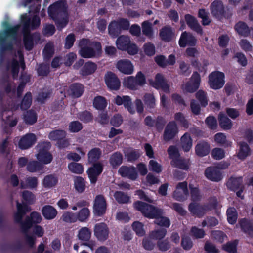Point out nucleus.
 I'll list each match as a JSON object with an SVG mask.
<instances>
[{
  "label": "nucleus",
  "mask_w": 253,
  "mask_h": 253,
  "mask_svg": "<svg viewBox=\"0 0 253 253\" xmlns=\"http://www.w3.org/2000/svg\"><path fill=\"white\" fill-rule=\"evenodd\" d=\"M48 14L59 31L65 28L69 22L67 7L63 1L58 0L51 4L48 8Z\"/></svg>",
  "instance_id": "1"
},
{
  "label": "nucleus",
  "mask_w": 253,
  "mask_h": 253,
  "mask_svg": "<svg viewBox=\"0 0 253 253\" xmlns=\"http://www.w3.org/2000/svg\"><path fill=\"white\" fill-rule=\"evenodd\" d=\"M218 202L216 198L208 203L201 205L199 203L191 202L188 205V210L193 216L198 218L202 217L208 211L216 209Z\"/></svg>",
  "instance_id": "2"
},
{
  "label": "nucleus",
  "mask_w": 253,
  "mask_h": 253,
  "mask_svg": "<svg viewBox=\"0 0 253 253\" xmlns=\"http://www.w3.org/2000/svg\"><path fill=\"white\" fill-rule=\"evenodd\" d=\"M134 208L140 211L142 215L149 219H156L163 215V211L153 205L140 201H137L133 204Z\"/></svg>",
  "instance_id": "3"
},
{
  "label": "nucleus",
  "mask_w": 253,
  "mask_h": 253,
  "mask_svg": "<svg viewBox=\"0 0 253 253\" xmlns=\"http://www.w3.org/2000/svg\"><path fill=\"white\" fill-rule=\"evenodd\" d=\"M210 8L212 15L220 20L223 18L230 19L233 15L232 9L228 7L225 8L222 2L219 0H215L212 2Z\"/></svg>",
  "instance_id": "4"
},
{
  "label": "nucleus",
  "mask_w": 253,
  "mask_h": 253,
  "mask_svg": "<svg viewBox=\"0 0 253 253\" xmlns=\"http://www.w3.org/2000/svg\"><path fill=\"white\" fill-rule=\"evenodd\" d=\"M92 45L94 48L84 46L81 47L79 51L80 56L84 58H92L99 57L102 53V46L98 42H93Z\"/></svg>",
  "instance_id": "5"
},
{
  "label": "nucleus",
  "mask_w": 253,
  "mask_h": 253,
  "mask_svg": "<svg viewBox=\"0 0 253 253\" xmlns=\"http://www.w3.org/2000/svg\"><path fill=\"white\" fill-rule=\"evenodd\" d=\"M51 146L49 142H45L39 145V150L36 157L43 165L49 164L53 160L52 155L49 152Z\"/></svg>",
  "instance_id": "6"
},
{
  "label": "nucleus",
  "mask_w": 253,
  "mask_h": 253,
  "mask_svg": "<svg viewBox=\"0 0 253 253\" xmlns=\"http://www.w3.org/2000/svg\"><path fill=\"white\" fill-rule=\"evenodd\" d=\"M208 83L210 88L217 90L221 88L225 84V75L220 71L212 72L209 75Z\"/></svg>",
  "instance_id": "7"
},
{
  "label": "nucleus",
  "mask_w": 253,
  "mask_h": 253,
  "mask_svg": "<svg viewBox=\"0 0 253 253\" xmlns=\"http://www.w3.org/2000/svg\"><path fill=\"white\" fill-rule=\"evenodd\" d=\"M91 232L90 230L86 227L81 228L78 234L79 239L82 241L81 243L82 246H85L89 247L93 251L95 246V242L91 240Z\"/></svg>",
  "instance_id": "8"
},
{
  "label": "nucleus",
  "mask_w": 253,
  "mask_h": 253,
  "mask_svg": "<svg viewBox=\"0 0 253 253\" xmlns=\"http://www.w3.org/2000/svg\"><path fill=\"white\" fill-rule=\"evenodd\" d=\"M107 209V203L104 196L100 194L97 195L94 201L93 211L95 215L102 216L105 213Z\"/></svg>",
  "instance_id": "9"
},
{
  "label": "nucleus",
  "mask_w": 253,
  "mask_h": 253,
  "mask_svg": "<svg viewBox=\"0 0 253 253\" xmlns=\"http://www.w3.org/2000/svg\"><path fill=\"white\" fill-rule=\"evenodd\" d=\"M92 166L86 171V173L91 184H95L98 179V177L103 170V165L101 162L91 164Z\"/></svg>",
  "instance_id": "10"
},
{
  "label": "nucleus",
  "mask_w": 253,
  "mask_h": 253,
  "mask_svg": "<svg viewBox=\"0 0 253 253\" xmlns=\"http://www.w3.org/2000/svg\"><path fill=\"white\" fill-rule=\"evenodd\" d=\"M104 81L107 87L110 90L117 91L120 89L121 82L114 73L111 71L107 72L105 75Z\"/></svg>",
  "instance_id": "11"
},
{
  "label": "nucleus",
  "mask_w": 253,
  "mask_h": 253,
  "mask_svg": "<svg viewBox=\"0 0 253 253\" xmlns=\"http://www.w3.org/2000/svg\"><path fill=\"white\" fill-rule=\"evenodd\" d=\"M144 124L150 127H155L156 130L161 132L166 124V120L162 116H158L155 119L150 116H147L144 119Z\"/></svg>",
  "instance_id": "12"
},
{
  "label": "nucleus",
  "mask_w": 253,
  "mask_h": 253,
  "mask_svg": "<svg viewBox=\"0 0 253 253\" xmlns=\"http://www.w3.org/2000/svg\"><path fill=\"white\" fill-rule=\"evenodd\" d=\"M109 234V229L104 222L96 223L94 227V234L97 240L101 242L106 241Z\"/></svg>",
  "instance_id": "13"
},
{
  "label": "nucleus",
  "mask_w": 253,
  "mask_h": 253,
  "mask_svg": "<svg viewBox=\"0 0 253 253\" xmlns=\"http://www.w3.org/2000/svg\"><path fill=\"white\" fill-rule=\"evenodd\" d=\"M200 83V75L197 71H195L193 73L190 80L185 84L184 90L187 92L193 93L199 88Z\"/></svg>",
  "instance_id": "14"
},
{
  "label": "nucleus",
  "mask_w": 253,
  "mask_h": 253,
  "mask_svg": "<svg viewBox=\"0 0 253 253\" xmlns=\"http://www.w3.org/2000/svg\"><path fill=\"white\" fill-rule=\"evenodd\" d=\"M149 84L156 89H162L167 93L169 91V86L165 80L162 74L157 73L155 77V80H148Z\"/></svg>",
  "instance_id": "15"
},
{
  "label": "nucleus",
  "mask_w": 253,
  "mask_h": 253,
  "mask_svg": "<svg viewBox=\"0 0 253 253\" xmlns=\"http://www.w3.org/2000/svg\"><path fill=\"white\" fill-rule=\"evenodd\" d=\"M118 172L122 177H126L132 181L136 180L138 176L136 169L133 166H122L119 169Z\"/></svg>",
  "instance_id": "16"
},
{
  "label": "nucleus",
  "mask_w": 253,
  "mask_h": 253,
  "mask_svg": "<svg viewBox=\"0 0 253 253\" xmlns=\"http://www.w3.org/2000/svg\"><path fill=\"white\" fill-rule=\"evenodd\" d=\"M238 224L242 232L248 237L253 238V219L246 217L241 218Z\"/></svg>",
  "instance_id": "17"
},
{
  "label": "nucleus",
  "mask_w": 253,
  "mask_h": 253,
  "mask_svg": "<svg viewBox=\"0 0 253 253\" xmlns=\"http://www.w3.org/2000/svg\"><path fill=\"white\" fill-rule=\"evenodd\" d=\"M197 44V39L191 33L186 31L182 33L179 40V44L181 47H185L186 46L194 47Z\"/></svg>",
  "instance_id": "18"
},
{
  "label": "nucleus",
  "mask_w": 253,
  "mask_h": 253,
  "mask_svg": "<svg viewBox=\"0 0 253 253\" xmlns=\"http://www.w3.org/2000/svg\"><path fill=\"white\" fill-rule=\"evenodd\" d=\"M114 103L118 106L123 105L124 107L131 114H133L135 112L132 105L131 99L129 96L125 95L121 97L117 95L115 99Z\"/></svg>",
  "instance_id": "19"
},
{
  "label": "nucleus",
  "mask_w": 253,
  "mask_h": 253,
  "mask_svg": "<svg viewBox=\"0 0 253 253\" xmlns=\"http://www.w3.org/2000/svg\"><path fill=\"white\" fill-rule=\"evenodd\" d=\"M37 138L33 133H28L21 137L18 143L19 148L22 150L31 147L36 142Z\"/></svg>",
  "instance_id": "20"
},
{
  "label": "nucleus",
  "mask_w": 253,
  "mask_h": 253,
  "mask_svg": "<svg viewBox=\"0 0 253 253\" xmlns=\"http://www.w3.org/2000/svg\"><path fill=\"white\" fill-rule=\"evenodd\" d=\"M205 175L209 180L214 182L220 181L222 179L221 171L215 166L207 168L205 171Z\"/></svg>",
  "instance_id": "21"
},
{
  "label": "nucleus",
  "mask_w": 253,
  "mask_h": 253,
  "mask_svg": "<svg viewBox=\"0 0 253 253\" xmlns=\"http://www.w3.org/2000/svg\"><path fill=\"white\" fill-rule=\"evenodd\" d=\"M10 37H5L3 42L0 43V62L4 61L6 52L12 51L14 49L12 41L9 39Z\"/></svg>",
  "instance_id": "22"
},
{
  "label": "nucleus",
  "mask_w": 253,
  "mask_h": 253,
  "mask_svg": "<svg viewBox=\"0 0 253 253\" xmlns=\"http://www.w3.org/2000/svg\"><path fill=\"white\" fill-rule=\"evenodd\" d=\"M116 67L120 72L126 75L132 74L134 70L133 64L130 60L126 59L119 60Z\"/></svg>",
  "instance_id": "23"
},
{
  "label": "nucleus",
  "mask_w": 253,
  "mask_h": 253,
  "mask_svg": "<svg viewBox=\"0 0 253 253\" xmlns=\"http://www.w3.org/2000/svg\"><path fill=\"white\" fill-rule=\"evenodd\" d=\"M39 39V35L36 33L31 34L29 32H24L23 44L25 48L27 51H31L34 47V40Z\"/></svg>",
  "instance_id": "24"
},
{
  "label": "nucleus",
  "mask_w": 253,
  "mask_h": 253,
  "mask_svg": "<svg viewBox=\"0 0 253 253\" xmlns=\"http://www.w3.org/2000/svg\"><path fill=\"white\" fill-rule=\"evenodd\" d=\"M185 19L191 29L201 35L203 34V29L195 17L190 14H186Z\"/></svg>",
  "instance_id": "25"
},
{
  "label": "nucleus",
  "mask_w": 253,
  "mask_h": 253,
  "mask_svg": "<svg viewBox=\"0 0 253 253\" xmlns=\"http://www.w3.org/2000/svg\"><path fill=\"white\" fill-rule=\"evenodd\" d=\"M41 211L44 218L47 220L54 219L58 213L57 210L54 207L49 205L44 206L42 208Z\"/></svg>",
  "instance_id": "26"
},
{
  "label": "nucleus",
  "mask_w": 253,
  "mask_h": 253,
  "mask_svg": "<svg viewBox=\"0 0 253 253\" xmlns=\"http://www.w3.org/2000/svg\"><path fill=\"white\" fill-rule=\"evenodd\" d=\"M219 125L220 127L224 130H230L232 126V121L223 112H220L218 116Z\"/></svg>",
  "instance_id": "27"
},
{
  "label": "nucleus",
  "mask_w": 253,
  "mask_h": 253,
  "mask_svg": "<svg viewBox=\"0 0 253 253\" xmlns=\"http://www.w3.org/2000/svg\"><path fill=\"white\" fill-rule=\"evenodd\" d=\"M97 64L92 61H87L84 63L81 69L80 74L83 76L92 75L96 70Z\"/></svg>",
  "instance_id": "28"
},
{
  "label": "nucleus",
  "mask_w": 253,
  "mask_h": 253,
  "mask_svg": "<svg viewBox=\"0 0 253 253\" xmlns=\"http://www.w3.org/2000/svg\"><path fill=\"white\" fill-rule=\"evenodd\" d=\"M176 190H181L183 192V195L179 196L178 195V192L175 190V200L177 201H184L189 195L187 183L186 181L178 183L176 185Z\"/></svg>",
  "instance_id": "29"
},
{
  "label": "nucleus",
  "mask_w": 253,
  "mask_h": 253,
  "mask_svg": "<svg viewBox=\"0 0 253 253\" xmlns=\"http://www.w3.org/2000/svg\"><path fill=\"white\" fill-rule=\"evenodd\" d=\"M210 151V144L205 141L198 143L195 147V153L199 157H203L209 154Z\"/></svg>",
  "instance_id": "30"
},
{
  "label": "nucleus",
  "mask_w": 253,
  "mask_h": 253,
  "mask_svg": "<svg viewBox=\"0 0 253 253\" xmlns=\"http://www.w3.org/2000/svg\"><path fill=\"white\" fill-rule=\"evenodd\" d=\"M169 58V60H167L164 55H157L155 57V61L160 67L165 68L168 65H174V54H170Z\"/></svg>",
  "instance_id": "31"
},
{
  "label": "nucleus",
  "mask_w": 253,
  "mask_h": 253,
  "mask_svg": "<svg viewBox=\"0 0 253 253\" xmlns=\"http://www.w3.org/2000/svg\"><path fill=\"white\" fill-rule=\"evenodd\" d=\"M70 90L73 97L79 98L84 92V86L80 83H74L70 85Z\"/></svg>",
  "instance_id": "32"
},
{
  "label": "nucleus",
  "mask_w": 253,
  "mask_h": 253,
  "mask_svg": "<svg viewBox=\"0 0 253 253\" xmlns=\"http://www.w3.org/2000/svg\"><path fill=\"white\" fill-rule=\"evenodd\" d=\"M251 155V148L249 145L245 142L242 141L239 143V149L237 154L238 158L241 160H244L248 156Z\"/></svg>",
  "instance_id": "33"
},
{
  "label": "nucleus",
  "mask_w": 253,
  "mask_h": 253,
  "mask_svg": "<svg viewBox=\"0 0 253 253\" xmlns=\"http://www.w3.org/2000/svg\"><path fill=\"white\" fill-rule=\"evenodd\" d=\"M38 184V180L36 177H27L25 179V181H21L20 187L22 189H36Z\"/></svg>",
  "instance_id": "34"
},
{
  "label": "nucleus",
  "mask_w": 253,
  "mask_h": 253,
  "mask_svg": "<svg viewBox=\"0 0 253 253\" xmlns=\"http://www.w3.org/2000/svg\"><path fill=\"white\" fill-rule=\"evenodd\" d=\"M243 178L242 177H234L231 176L227 182V187L231 191H236L242 185Z\"/></svg>",
  "instance_id": "35"
},
{
  "label": "nucleus",
  "mask_w": 253,
  "mask_h": 253,
  "mask_svg": "<svg viewBox=\"0 0 253 253\" xmlns=\"http://www.w3.org/2000/svg\"><path fill=\"white\" fill-rule=\"evenodd\" d=\"M173 35L171 28L169 26H165L160 30L159 37L163 41L169 42L171 41Z\"/></svg>",
  "instance_id": "36"
},
{
  "label": "nucleus",
  "mask_w": 253,
  "mask_h": 253,
  "mask_svg": "<svg viewBox=\"0 0 253 253\" xmlns=\"http://www.w3.org/2000/svg\"><path fill=\"white\" fill-rule=\"evenodd\" d=\"M17 26H10L4 30L3 33H0V43L3 42L5 37H10L12 39H15L17 34Z\"/></svg>",
  "instance_id": "37"
},
{
  "label": "nucleus",
  "mask_w": 253,
  "mask_h": 253,
  "mask_svg": "<svg viewBox=\"0 0 253 253\" xmlns=\"http://www.w3.org/2000/svg\"><path fill=\"white\" fill-rule=\"evenodd\" d=\"M38 116L36 112L33 109L27 110L24 114V121L27 125H32L37 121Z\"/></svg>",
  "instance_id": "38"
},
{
  "label": "nucleus",
  "mask_w": 253,
  "mask_h": 253,
  "mask_svg": "<svg viewBox=\"0 0 253 253\" xmlns=\"http://www.w3.org/2000/svg\"><path fill=\"white\" fill-rule=\"evenodd\" d=\"M235 31L241 36L248 37L250 33V29L247 24L242 21L237 23L234 27Z\"/></svg>",
  "instance_id": "39"
},
{
  "label": "nucleus",
  "mask_w": 253,
  "mask_h": 253,
  "mask_svg": "<svg viewBox=\"0 0 253 253\" xmlns=\"http://www.w3.org/2000/svg\"><path fill=\"white\" fill-rule=\"evenodd\" d=\"M44 166L39 161L31 160L26 167L27 170L30 172L34 173L42 170Z\"/></svg>",
  "instance_id": "40"
},
{
  "label": "nucleus",
  "mask_w": 253,
  "mask_h": 253,
  "mask_svg": "<svg viewBox=\"0 0 253 253\" xmlns=\"http://www.w3.org/2000/svg\"><path fill=\"white\" fill-rule=\"evenodd\" d=\"M102 154L101 150L99 148L91 149L88 153V161L89 164H94L99 162L98 160L100 158Z\"/></svg>",
  "instance_id": "41"
},
{
  "label": "nucleus",
  "mask_w": 253,
  "mask_h": 253,
  "mask_svg": "<svg viewBox=\"0 0 253 253\" xmlns=\"http://www.w3.org/2000/svg\"><path fill=\"white\" fill-rule=\"evenodd\" d=\"M58 181V177L55 174H50L44 177L42 181V185L44 188H50L55 186Z\"/></svg>",
  "instance_id": "42"
},
{
  "label": "nucleus",
  "mask_w": 253,
  "mask_h": 253,
  "mask_svg": "<svg viewBox=\"0 0 253 253\" xmlns=\"http://www.w3.org/2000/svg\"><path fill=\"white\" fill-rule=\"evenodd\" d=\"M174 138V121H170L166 126L163 134V139L168 141Z\"/></svg>",
  "instance_id": "43"
},
{
  "label": "nucleus",
  "mask_w": 253,
  "mask_h": 253,
  "mask_svg": "<svg viewBox=\"0 0 253 253\" xmlns=\"http://www.w3.org/2000/svg\"><path fill=\"white\" fill-rule=\"evenodd\" d=\"M123 162V155L120 152L113 153L110 157L109 163L113 168H117Z\"/></svg>",
  "instance_id": "44"
},
{
  "label": "nucleus",
  "mask_w": 253,
  "mask_h": 253,
  "mask_svg": "<svg viewBox=\"0 0 253 253\" xmlns=\"http://www.w3.org/2000/svg\"><path fill=\"white\" fill-rule=\"evenodd\" d=\"M107 105L106 98L102 96H95L93 100V106L97 110H104Z\"/></svg>",
  "instance_id": "45"
},
{
  "label": "nucleus",
  "mask_w": 253,
  "mask_h": 253,
  "mask_svg": "<svg viewBox=\"0 0 253 253\" xmlns=\"http://www.w3.org/2000/svg\"><path fill=\"white\" fill-rule=\"evenodd\" d=\"M181 146L185 152H188L192 146V140L188 133H185L181 138Z\"/></svg>",
  "instance_id": "46"
},
{
  "label": "nucleus",
  "mask_w": 253,
  "mask_h": 253,
  "mask_svg": "<svg viewBox=\"0 0 253 253\" xmlns=\"http://www.w3.org/2000/svg\"><path fill=\"white\" fill-rule=\"evenodd\" d=\"M130 40L128 36L121 35L119 36L116 42L117 48L123 51L130 42Z\"/></svg>",
  "instance_id": "47"
},
{
  "label": "nucleus",
  "mask_w": 253,
  "mask_h": 253,
  "mask_svg": "<svg viewBox=\"0 0 253 253\" xmlns=\"http://www.w3.org/2000/svg\"><path fill=\"white\" fill-rule=\"evenodd\" d=\"M75 190L79 193H83L85 189V181L81 176H76L74 179Z\"/></svg>",
  "instance_id": "48"
},
{
  "label": "nucleus",
  "mask_w": 253,
  "mask_h": 253,
  "mask_svg": "<svg viewBox=\"0 0 253 253\" xmlns=\"http://www.w3.org/2000/svg\"><path fill=\"white\" fill-rule=\"evenodd\" d=\"M191 64L195 69L198 70L200 72L205 74L207 72L209 63L207 60H204L201 64L198 59H194L191 60Z\"/></svg>",
  "instance_id": "49"
},
{
  "label": "nucleus",
  "mask_w": 253,
  "mask_h": 253,
  "mask_svg": "<svg viewBox=\"0 0 253 253\" xmlns=\"http://www.w3.org/2000/svg\"><path fill=\"white\" fill-rule=\"evenodd\" d=\"M67 135L66 132L62 129H56L51 131L48 135V138L52 141H59L62 138H65Z\"/></svg>",
  "instance_id": "50"
},
{
  "label": "nucleus",
  "mask_w": 253,
  "mask_h": 253,
  "mask_svg": "<svg viewBox=\"0 0 253 253\" xmlns=\"http://www.w3.org/2000/svg\"><path fill=\"white\" fill-rule=\"evenodd\" d=\"M214 140L221 146L224 147L231 146V142L227 140L226 135L223 133L219 132L216 133L214 135Z\"/></svg>",
  "instance_id": "51"
},
{
  "label": "nucleus",
  "mask_w": 253,
  "mask_h": 253,
  "mask_svg": "<svg viewBox=\"0 0 253 253\" xmlns=\"http://www.w3.org/2000/svg\"><path fill=\"white\" fill-rule=\"evenodd\" d=\"M77 118L84 123H88L93 121V116L90 112L84 110L77 114Z\"/></svg>",
  "instance_id": "52"
},
{
  "label": "nucleus",
  "mask_w": 253,
  "mask_h": 253,
  "mask_svg": "<svg viewBox=\"0 0 253 253\" xmlns=\"http://www.w3.org/2000/svg\"><path fill=\"white\" fill-rule=\"evenodd\" d=\"M122 31L120 30L116 21L110 22L108 26V33L110 36L113 38H116L121 34Z\"/></svg>",
  "instance_id": "53"
},
{
  "label": "nucleus",
  "mask_w": 253,
  "mask_h": 253,
  "mask_svg": "<svg viewBox=\"0 0 253 253\" xmlns=\"http://www.w3.org/2000/svg\"><path fill=\"white\" fill-rule=\"evenodd\" d=\"M238 241H229L222 246V249L229 253H237Z\"/></svg>",
  "instance_id": "54"
},
{
  "label": "nucleus",
  "mask_w": 253,
  "mask_h": 253,
  "mask_svg": "<svg viewBox=\"0 0 253 253\" xmlns=\"http://www.w3.org/2000/svg\"><path fill=\"white\" fill-rule=\"evenodd\" d=\"M142 33L149 39L153 38L154 32L152 24L148 21H145L142 23Z\"/></svg>",
  "instance_id": "55"
},
{
  "label": "nucleus",
  "mask_w": 253,
  "mask_h": 253,
  "mask_svg": "<svg viewBox=\"0 0 253 253\" xmlns=\"http://www.w3.org/2000/svg\"><path fill=\"white\" fill-rule=\"evenodd\" d=\"M143 101L147 109H153L156 105V99L153 94L147 93L143 96Z\"/></svg>",
  "instance_id": "56"
},
{
  "label": "nucleus",
  "mask_w": 253,
  "mask_h": 253,
  "mask_svg": "<svg viewBox=\"0 0 253 253\" xmlns=\"http://www.w3.org/2000/svg\"><path fill=\"white\" fill-rule=\"evenodd\" d=\"M32 102V95L30 92H27L24 96L20 104V108L22 110L29 109Z\"/></svg>",
  "instance_id": "57"
},
{
  "label": "nucleus",
  "mask_w": 253,
  "mask_h": 253,
  "mask_svg": "<svg viewBox=\"0 0 253 253\" xmlns=\"http://www.w3.org/2000/svg\"><path fill=\"white\" fill-rule=\"evenodd\" d=\"M23 203H26L29 205L33 204L36 200L35 195L31 191L24 190L22 193Z\"/></svg>",
  "instance_id": "58"
},
{
  "label": "nucleus",
  "mask_w": 253,
  "mask_h": 253,
  "mask_svg": "<svg viewBox=\"0 0 253 253\" xmlns=\"http://www.w3.org/2000/svg\"><path fill=\"white\" fill-rule=\"evenodd\" d=\"M69 170L77 174H81L84 172V168L82 164L76 162L70 163L68 165Z\"/></svg>",
  "instance_id": "59"
},
{
  "label": "nucleus",
  "mask_w": 253,
  "mask_h": 253,
  "mask_svg": "<svg viewBox=\"0 0 253 253\" xmlns=\"http://www.w3.org/2000/svg\"><path fill=\"white\" fill-rule=\"evenodd\" d=\"M114 196L119 204H126L130 201V197L127 194L120 191H116Z\"/></svg>",
  "instance_id": "60"
},
{
  "label": "nucleus",
  "mask_w": 253,
  "mask_h": 253,
  "mask_svg": "<svg viewBox=\"0 0 253 253\" xmlns=\"http://www.w3.org/2000/svg\"><path fill=\"white\" fill-rule=\"evenodd\" d=\"M227 219L229 223L234 224L237 219V212L236 210L233 207L229 208L226 211Z\"/></svg>",
  "instance_id": "61"
},
{
  "label": "nucleus",
  "mask_w": 253,
  "mask_h": 253,
  "mask_svg": "<svg viewBox=\"0 0 253 253\" xmlns=\"http://www.w3.org/2000/svg\"><path fill=\"white\" fill-rule=\"evenodd\" d=\"M54 53V49L53 45L51 43H47L42 51L44 59L49 60L53 56Z\"/></svg>",
  "instance_id": "62"
},
{
  "label": "nucleus",
  "mask_w": 253,
  "mask_h": 253,
  "mask_svg": "<svg viewBox=\"0 0 253 253\" xmlns=\"http://www.w3.org/2000/svg\"><path fill=\"white\" fill-rule=\"evenodd\" d=\"M90 212L87 208H83L76 213L77 220L80 222H85L90 216Z\"/></svg>",
  "instance_id": "63"
},
{
  "label": "nucleus",
  "mask_w": 253,
  "mask_h": 253,
  "mask_svg": "<svg viewBox=\"0 0 253 253\" xmlns=\"http://www.w3.org/2000/svg\"><path fill=\"white\" fill-rule=\"evenodd\" d=\"M198 16L202 19L201 23L203 26L209 25L211 22L209 18V13L205 9L202 8L199 10Z\"/></svg>",
  "instance_id": "64"
}]
</instances>
